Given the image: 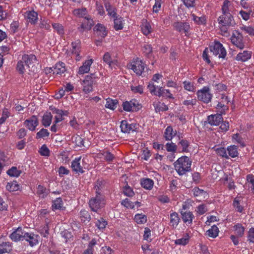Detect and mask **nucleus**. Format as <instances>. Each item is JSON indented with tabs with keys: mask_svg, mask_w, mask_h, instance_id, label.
<instances>
[{
	"mask_svg": "<svg viewBox=\"0 0 254 254\" xmlns=\"http://www.w3.org/2000/svg\"><path fill=\"white\" fill-rule=\"evenodd\" d=\"M100 183L94 187L95 190V196L91 198L89 201V205L93 211L97 212L98 210L103 207L106 204L104 196L101 193V190L102 188Z\"/></svg>",
	"mask_w": 254,
	"mask_h": 254,
	"instance_id": "f257e3e1",
	"label": "nucleus"
},
{
	"mask_svg": "<svg viewBox=\"0 0 254 254\" xmlns=\"http://www.w3.org/2000/svg\"><path fill=\"white\" fill-rule=\"evenodd\" d=\"M191 161L186 156H183L174 163L175 169L178 174L182 176L191 171Z\"/></svg>",
	"mask_w": 254,
	"mask_h": 254,
	"instance_id": "f03ea898",
	"label": "nucleus"
},
{
	"mask_svg": "<svg viewBox=\"0 0 254 254\" xmlns=\"http://www.w3.org/2000/svg\"><path fill=\"white\" fill-rule=\"evenodd\" d=\"M219 27L223 35H226L228 33V29L230 26L235 24L232 14H223L218 18Z\"/></svg>",
	"mask_w": 254,
	"mask_h": 254,
	"instance_id": "7ed1b4c3",
	"label": "nucleus"
},
{
	"mask_svg": "<svg viewBox=\"0 0 254 254\" xmlns=\"http://www.w3.org/2000/svg\"><path fill=\"white\" fill-rule=\"evenodd\" d=\"M53 113L56 114L55 120L53 125L51 127V130L52 132H56L61 128L62 124H59L60 122L64 120V116H67L69 113L67 111L54 108Z\"/></svg>",
	"mask_w": 254,
	"mask_h": 254,
	"instance_id": "20e7f679",
	"label": "nucleus"
},
{
	"mask_svg": "<svg viewBox=\"0 0 254 254\" xmlns=\"http://www.w3.org/2000/svg\"><path fill=\"white\" fill-rule=\"evenodd\" d=\"M147 88L150 93L152 95L158 97L162 96L166 98L174 99L169 89H164L162 87H156L152 81L149 83Z\"/></svg>",
	"mask_w": 254,
	"mask_h": 254,
	"instance_id": "39448f33",
	"label": "nucleus"
},
{
	"mask_svg": "<svg viewBox=\"0 0 254 254\" xmlns=\"http://www.w3.org/2000/svg\"><path fill=\"white\" fill-rule=\"evenodd\" d=\"M98 79L95 73H91L85 76L82 81L83 91L88 94L93 91V84H94Z\"/></svg>",
	"mask_w": 254,
	"mask_h": 254,
	"instance_id": "423d86ee",
	"label": "nucleus"
},
{
	"mask_svg": "<svg viewBox=\"0 0 254 254\" xmlns=\"http://www.w3.org/2000/svg\"><path fill=\"white\" fill-rule=\"evenodd\" d=\"M210 50L215 56L219 58L225 59L227 52L223 45L218 41H215L212 45L210 46Z\"/></svg>",
	"mask_w": 254,
	"mask_h": 254,
	"instance_id": "0eeeda50",
	"label": "nucleus"
},
{
	"mask_svg": "<svg viewBox=\"0 0 254 254\" xmlns=\"http://www.w3.org/2000/svg\"><path fill=\"white\" fill-rule=\"evenodd\" d=\"M196 95L198 100L204 103L210 102L213 96L210 92V88L207 86H204L202 89L198 90L196 92Z\"/></svg>",
	"mask_w": 254,
	"mask_h": 254,
	"instance_id": "6e6552de",
	"label": "nucleus"
},
{
	"mask_svg": "<svg viewBox=\"0 0 254 254\" xmlns=\"http://www.w3.org/2000/svg\"><path fill=\"white\" fill-rule=\"evenodd\" d=\"M122 107L124 110L127 112H136L142 107L139 102L135 99L123 102Z\"/></svg>",
	"mask_w": 254,
	"mask_h": 254,
	"instance_id": "1a4fd4ad",
	"label": "nucleus"
},
{
	"mask_svg": "<svg viewBox=\"0 0 254 254\" xmlns=\"http://www.w3.org/2000/svg\"><path fill=\"white\" fill-rule=\"evenodd\" d=\"M127 67L132 69L136 74L140 75L144 69V64L138 58L127 64Z\"/></svg>",
	"mask_w": 254,
	"mask_h": 254,
	"instance_id": "9d476101",
	"label": "nucleus"
},
{
	"mask_svg": "<svg viewBox=\"0 0 254 254\" xmlns=\"http://www.w3.org/2000/svg\"><path fill=\"white\" fill-rule=\"evenodd\" d=\"M174 29L180 33H184L186 36L190 35V26L187 22H176L173 24Z\"/></svg>",
	"mask_w": 254,
	"mask_h": 254,
	"instance_id": "9b49d317",
	"label": "nucleus"
},
{
	"mask_svg": "<svg viewBox=\"0 0 254 254\" xmlns=\"http://www.w3.org/2000/svg\"><path fill=\"white\" fill-rule=\"evenodd\" d=\"M23 125L29 130L34 131L39 125V121L37 116H32L29 119H26L23 123Z\"/></svg>",
	"mask_w": 254,
	"mask_h": 254,
	"instance_id": "f8f14e48",
	"label": "nucleus"
},
{
	"mask_svg": "<svg viewBox=\"0 0 254 254\" xmlns=\"http://www.w3.org/2000/svg\"><path fill=\"white\" fill-rule=\"evenodd\" d=\"M94 25L93 20L88 16H85L82 24L78 28V30L80 32H83L84 31L89 30Z\"/></svg>",
	"mask_w": 254,
	"mask_h": 254,
	"instance_id": "ddd939ff",
	"label": "nucleus"
},
{
	"mask_svg": "<svg viewBox=\"0 0 254 254\" xmlns=\"http://www.w3.org/2000/svg\"><path fill=\"white\" fill-rule=\"evenodd\" d=\"M25 232L22 229L19 227L15 229L9 236L11 240L14 242L23 240Z\"/></svg>",
	"mask_w": 254,
	"mask_h": 254,
	"instance_id": "4468645a",
	"label": "nucleus"
},
{
	"mask_svg": "<svg viewBox=\"0 0 254 254\" xmlns=\"http://www.w3.org/2000/svg\"><path fill=\"white\" fill-rule=\"evenodd\" d=\"M23 240L27 241L29 245L32 247L38 243V236L33 233L25 232Z\"/></svg>",
	"mask_w": 254,
	"mask_h": 254,
	"instance_id": "2eb2a0df",
	"label": "nucleus"
},
{
	"mask_svg": "<svg viewBox=\"0 0 254 254\" xmlns=\"http://www.w3.org/2000/svg\"><path fill=\"white\" fill-rule=\"evenodd\" d=\"M136 125L134 124H129L127 121H123L121 124V129L123 132L130 133L134 131L136 129Z\"/></svg>",
	"mask_w": 254,
	"mask_h": 254,
	"instance_id": "dca6fc26",
	"label": "nucleus"
},
{
	"mask_svg": "<svg viewBox=\"0 0 254 254\" xmlns=\"http://www.w3.org/2000/svg\"><path fill=\"white\" fill-rule=\"evenodd\" d=\"M50 70L53 71L54 74L62 75L66 70L65 64L63 62H59L54 67L50 68Z\"/></svg>",
	"mask_w": 254,
	"mask_h": 254,
	"instance_id": "f3484780",
	"label": "nucleus"
},
{
	"mask_svg": "<svg viewBox=\"0 0 254 254\" xmlns=\"http://www.w3.org/2000/svg\"><path fill=\"white\" fill-rule=\"evenodd\" d=\"M222 120L223 118L221 114L211 115L207 117V122L211 126H218Z\"/></svg>",
	"mask_w": 254,
	"mask_h": 254,
	"instance_id": "a211bd4d",
	"label": "nucleus"
},
{
	"mask_svg": "<svg viewBox=\"0 0 254 254\" xmlns=\"http://www.w3.org/2000/svg\"><path fill=\"white\" fill-rule=\"evenodd\" d=\"M22 60L28 68L33 67L34 64L36 62V58L35 55L32 54L23 55Z\"/></svg>",
	"mask_w": 254,
	"mask_h": 254,
	"instance_id": "6ab92c4d",
	"label": "nucleus"
},
{
	"mask_svg": "<svg viewBox=\"0 0 254 254\" xmlns=\"http://www.w3.org/2000/svg\"><path fill=\"white\" fill-rule=\"evenodd\" d=\"M252 52L250 51H244L237 54L235 60L238 62H245L250 60L252 57Z\"/></svg>",
	"mask_w": 254,
	"mask_h": 254,
	"instance_id": "aec40b11",
	"label": "nucleus"
},
{
	"mask_svg": "<svg viewBox=\"0 0 254 254\" xmlns=\"http://www.w3.org/2000/svg\"><path fill=\"white\" fill-rule=\"evenodd\" d=\"M193 195L197 197V200L200 201L208 197V193L203 190L200 189L197 187H195L192 190Z\"/></svg>",
	"mask_w": 254,
	"mask_h": 254,
	"instance_id": "412c9836",
	"label": "nucleus"
},
{
	"mask_svg": "<svg viewBox=\"0 0 254 254\" xmlns=\"http://www.w3.org/2000/svg\"><path fill=\"white\" fill-rule=\"evenodd\" d=\"M93 63V60L92 59L87 60L85 61L83 63L82 65L79 67L78 71V74H84L85 73H88L90 69L91 65Z\"/></svg>",
	"mask_w": 254,
	"mask_h": 254,
	"instance_id": "4be33fe9",
	"label": "nucleus"
},
{
	"mask_svg": "<svg viewBox=\"0 0 254 254\" xmlns=\"http://www.w3.org/2000/svg\"><path fill=\"white\" fill-rule=\"evenodd\" d=\"M71 52L72 54L75 55V60L79 61L81 59L80 55V43L79 41H76L71 43Z\"/></svg>",
	"mask_w": 254,
	"mask_h": 254,
	"instance_id": "5701e85b",
	"label": "nucleus"
},
{
	"mask_svg": "<svg viewBox=\"0 0 254 254\" xmlns=\"http://www.w3.org/2000/svg\"><path fill=\"white\" fill-rule=\"evenodd\" d=\"M96 35L102 38H105L107 35V31L104 25L98 23L94 28Z\"/></svg>",
	"mask_w": 254,
	"mask_h": 254,
	"instance_id": "b1692460",
	"label": "nucleus"
},
{
	"mask_svg": "<svg viewBox=\"0 0 254 254\" xmlns=\"http://www.w3.org/2000/svg\"><path fill=\"white\" fill-rule=\"evenodd\" d=\"M141 31L145 36L150 34L152 31V28L151 24L148 22L146 19H143L140 25Z\"/></svg>",
	"mask_w": 254,
	"mask_h": 254,
	"instance_id": "393cba45",
	"label": "nucleus"
},
{
	"mask_svg": "<svg viewBox=\"0 0 254 254\" xmlns=\"http://www.w3.org/2000/svg\"><path fill=\"white\" fill-rule=\"evenodd\" d=\"M232 43L240 49H243L245 48V45L243 42L242 36L238 34L233 35L231 38Z\"/></svg>",
	"mask_w": 254,
	"mask_h": 254,
	"instance_id": "a878e982",
	"label": "nucleus"
},
{
	"mask_svg": "<svg viewBox=\"0 0 254 254\" xmlns=\"http://www.w3.org/2000/svg\"><path fill=\"white\" fill-rule=\"evenodd\" d=\"M80 160L81 157L75 158L71 163V167L73 171L78 173H83L84 171L80 165Z\"/></svg>",
	"mask_w": 254,
	"mask_h": 254,
	"instance_id": "bb28decb",
	"label": "nucleus"
},
{
	"mask_svg": "<svg viewBox=\"0 0 254 254\" xmlns=\"http://www.w3.org/2000/svg\"><path fill=\"white\" fill-rule=\"evenodd\" d=\"M25 17L27 21L31 24H35L38 20V14L33 10L27 11L25 13Z\"/></svg>",
	"mask_w": 254,
	"mask_h": 254,
	"instance_id": "cd10ccee",
	"label": "nucleus"
},
{
	"mask_svg": "<svg viewBox=\"0 0 254 254\" xmlns=\"http://www.w3.org/2000/svg\"><path fill=\"white\" fill-rule=\"evenodd\" d=\"M233 6L232 2L228 0H225L222 6V11L223 14H232Z\"/></svg>",
	"mask_w": 254,
	"mask_h": 254,
	"instance_id": "c85d7f7f",
	"label": "nucleus"
},
{
	"mask_svg": "<svg viewBox=\"0 0 254 254\" xmlns=\"http://www.w3.org/2000/svg\"><path fill=\"white\" fill-rule=\"evenodd\" d=\"M176 133V130H174L171 126H168L165 129L164 136L166 140L171 141Z\"/></svg>",
	"mask_w": 254,
	"mask_h": 254,
	"instance_id": "c756f323",
	"label": "nucleus"
},
{
	"mask_svg": "<svg viewBox=\"0 0 254 254\" xmlns=\"http://www.w3.org/2000/svg\"><path fill=\"white\" fill-rule=\"evenodd\" d=\"M182 218L184 223L187 224H191L192 220L194 216L192 213L190 211H186L182 212Z\"/></svg>",
	"mask_w": 254,
	"mask_h": 254,
	"instance_id": "7c9ffc66",
	"label": "nucleus"
},
{
	"mask_svg": "<svg viewBox=\"0 0 254 254\" xmlns=\"http://www.w3.org/2000/svg\"><path fill=\"white\" fill-rule=\"evenodd\" d=\"M140 184L141 187L147 190H150L154 185V182L149 178H142L141 179Z\"/></svg>",
	"mask_w": 254,
	"mask_h": 254,
	"instance_id": "2f4dec72",
	"label": "nucleus"
},
{
	"mask_svg": "<svg viewBox=\"0 0 254 254\" xmlns=\"http://www.w3.org/2000/svg\"><path fill=\"white\" fill-rule=\"evenodd\" d=\"M180 219L178 214L176 212H173L170 214V225L173 228H176L180 222Z\"/></svg>",
	"mask_w": 254,
	"mask_h": 254,
	"instance_id": "473e14b6",
	"label": "nucleus"
},
{
	"mask_svg": "<svg viewBox=\"0 0 254 254\" xmlns=\"http://www.w3.org/2000/svg\"><path fill=\"white\" fill-rule=\"evenodd\" d=\"M114 28L118 31L123 29L124 28L123 18L119 16H117L114 18Z\"/></svg>",
	"mask_w": 254,
	"mask_h": 254,
	"instance_id": "72a5a7b5",
	"label": "nucleus"
},
{
	"mask_svg": "<svg viewBox=\"0 0 254 254\" xmlns=\"http://www.w3.org/2000/svg\"><path fill=\"white\" fill-rule=\"evenodd\" d=\"M234 233L238 237H242L244 234L245 228L241 223H237L233 226Z\"/></svg>",
	"mask_w": 254,
	"mask_h": 254,
	"instance_id": "f704fd0d",
	"label": "nucleus"
},
{
	"mask_svg": "<svg viewBox=\"0 0 254 254\" xmlns=\"http://www.w3.org/2000/svg\"><path fill=\"white\" fill-rule=\"evenodd\" d=\"M243 202V198L241 196H237L235 198L233 201V206L236 210L239 212H242L243 211V207L241 204Z\"/></svg>",
	"mask_w": 254,
	"mask_h": 254,
	"instance_id": "c9c22d12",
	"label": "nucleus"
},
{
	"mask_svg": "<svg viewBox=\"0 0 254 254\" xmlns=\"http://www.w3.org/2000/svg\"><path fill=\"white\" fill-rule=\"evenodd\" d=\"M19 189L20 186L16 181L8 182L6 186V190L10 192L17 191Z\"/></svg>",
	"mask_w": 254,
	"mask_h": 254,
	"instance_id": "e433bc0d",
	"label": "nucleus"
},
{
	"mask_svg": "<svg viewBox=\"0 0 254 254\" xmlns=\"http://www.w3.org/2000/svg\"><path fill=\"white\" fill-rule=\"evenodd\" d=\"M52 118L53 116L51 113L47 112L43 116L42 121V125L45 127H49L51 124Z\"/></svg>",
	"mask_w": 254,
	"mask_h": 254,
	"instance_id": "4c0bfd02",
	"label": "nucleus"
},
{
	"mask_svg": "<svg viewBox=\"0 0 254 254\" xmlns=\"http://www.w3.org/2000/svg\"><path fill=\"white\" fill-rule=\"evenodd\" d=\"M11 250L12 246L10 242H3L0 244V254L8 253Z\"/></svg>",
	"mask_w": 254,
	"mask_h": 254,
	"instance_id": "58836bf2",
	"label": "nucleus"
},
{
	"mask_svg": "<svg viewBox=\"0 0 254 254\" xmlns=\"http://www.w3.org/2000/svg\"><path fill=\"white\" fill-rule=\"evenodd\" d=\"M63 201L61 197L57 198L53 201L52 205V209L56 210L58 209H61L63 206Z\"/></svg>",
	"mask_w": 254,
	"mask_h": 254,
	"instance_id": "ea45409f",
	"label": "nucleus"
},
{
	"mask_svg": "<svg viewBox=\"0 0 254 254\" xmlns=\"http://www.w3.org/2000/svg\"><path fill=\"white\" fill-rule=\"evenodd\" d=\"M218 228L215 225L212 226L211 228L208 230L206 232L208 236L213 238H216L218 236Z\"/></svg>",
	"mask_w": 254,
	"mask_h": 254,
	"instance_id": "a19ab883",
	"label": "nucleus"
},
{
	"mask_svg": "<svg viewBox=\"0 0 254 254\" xmlns=\"http://www.w3.org/2000/svg\"><path fill=\"white\" fill-rule=\"evenodd\" d=\"M227 151L228 153L229 157L230 156L232 158L236 157L238 156V149L235 145H231L228 146L227 148Z\"/></svg>",
	"mask_w": 254,
	"mask_h": 254,
	"instance_id": "79ce46f5",
	"label": "nucleus"
},
{
	"mask_svg": "<svg viewBox=\"0 0 254 254\" xmlns=\"http://www.w3.org/2000/svg\"><path fill=\"white\" fill-rule=\"evenodd\" d=\"M118 103V102L117 100H113L111 98H108L106 99L105 107L114 110L116 108Z\"/></svg>",
	"mask_w": 254,
	"mask_h": 254,
	"instance_id": "37998d69",
	"label": "nucleus"
},
{
	"mask_svg": "<svg viewBox=\"0 0 254 254\" xmlns=\"http://www.w3.org/2000/svg\"><path fill=\"white\" fill-rule=\"evenodd\" d=\"M98 155L100 158L103 156L104 159L109 162L113 161L114 158V155L108 151H103L102 152L98 153Z\"/></svg>",
	"mask_w": 254,
	"mask_h": 254,
	"instance_id": "c03bdc74",
	"label": "nucleus"
},
{
	"mask_svg": "<svg viewBox=\"0 0 254 254\" xmlns=\"http://www.w3.org/2000/svg\"><path fill=\"white\" fill-rule=\"evenodd\" d=\"M105 7L107 11L108 12V14L110 16L114 18L118 16L116 12V9L112 6L109 3H106L105 4Z\"/></svg>",
	"mask_w": 254,
	"mask_h": 254,
	"instance_id": "a18cd8bd",
	"label": "nucleus"
},
{
	"mask_svg": "<svg viewBox=\"0 0 254 254\" xmlns=\"http://www.w3.org/2000/svg\"><path fill=\"white\" fill-rule=\"evenodd\" d=\"M216 109L221 114H225L227 111L228 110L229 107L224 103L223 101L219 102L216 106Z\"/></svg>",
	"mask_w": 254,
	"mask_h": 254,
	"instance_id": "49530a36",
	"label": "nucleus"
},
{
	"mask_svg": "<svg viewBox=\"0 0 254 254\" xmlns=\"http://www.w3.org/2000/svg\"><path fill=\"white\" fill-rule=\"evenodd\" d=\"M73 13L78 17H84L87 16V11L85 8H77L73 10Z\"/></svg>",
	"mask_w": 254,
	"mask_h": 254,
	"instance_id": "de8ad7c7",
	"label": "nucleus"
},
{
	"mask_svg": "<svg viewBox=\"0 0 254 254\" xmlns=\"http://www.w3.org/2000/svg\"><path fill=\"white\" fill-rule=\"evenodd\" d=\"M134 221L138 224H144L147 221V216L143 214H136L134 217Z\"/></svg>",
	"mask_w": 254,
	"mask_h": 254,
	"instance_id": "09e8293b",
	"label": "nucleus"
},
{
	"mask_svg": "<svg viewBox=\"0 0 254 254\" xmlns=\"http://www.w3.org/2000/svg\"><path fill=\"white\" fill-rule=\"evenodd\" d=\"M153 106L156 112L166 111L168 109V107L164 103L160 102H154Z\"/></svg>",
	"mask_w": 254,
	"mask_h": 254,
	"instance_id": "8fccbe9b",
	"label": "nucleus"
},
{
	"mask_svg": "<svg viewBox=\"0 0 254 254\" xmlns=\"http://www.w3.org/2000/svg\"><path fill=\"white\" fill-rule=\"evenodd\" d=\"M48 191L43 186L39 185L37 187V194L38 195L39 197L42 198H45L48 195Z\"/></svg>",
	"mask_w": 254,
	"mask_h": 254,
	"instance_id": "3c124183",
	"label": "nucleus"
},
{
	"mask_svg": "<svg viewBox=\"0 0 254 254\" xmlns=\"http://www.w3.org/2000/svg\"><path fill=\"white\" fill-rule=\"evenodd\" d=\"M189 236L188 235H185L184 237L175 240L174 243L176 245L185 246L189 243Z\"/></svg>",
	"mask_w": 254,
	"mask_h": 254,
	"instance_id": "603ef678",
	"label": "nucleus"
},
{
	"mask_svg": "<svg viewBox=\"0 0 254 254\" xmlns=\"http://www.w3.org/2000/svg\"><path fill=\"white\" fill-rule=\"evenodd\" d=\"M10 116V113L8 109L6 108H4L2 110L1 116L0 118V125L3 124L6 119L9 118Z\"/></svg>",
	"mask_w": 254,
	"mask_h": 254,
	"instance_id": "864d4df0",
	"label": "nucleus"
},
{
	"mask_svg": "<svg viewBox=\"0 0 254 254\" xmlns=\"http://www.w3.org/2000/svg\"><path fill=\"white\" fill-rule=\"evenodd\" d=\"M178 145L180 146L182 148V152H187L189 151L188 147L189 146V142L186 139H181L178 142Z\"/></svg>",
	"mask_w": 254,
	"mask_h": 254,
	"instance_id": "5fc2aeb1",
	"label": "nucleus"
},
{
	"mask_svg": "<svg viewBox=\"0 0 254 254\" xmlns=\"http://www.w3.org/2000/svg\"><path fill=\"white\" fill-rule=\"evenodd\" d=\"M21 173V171L18 170L15 167H12L7 171V174L11 177H18Z\"/></svg>",
	"mask_w": 254,
	"mask_h": 254,
	"instance_id": "6e6d98bb",
	"label": "nucleus"
},
{
	"mask_svg": "<svg viewBox=\"0 0 254 254\" xmlns=\"http://www.w3.org/2000/svg\"><path fill=\"white\" fill-rule=\"evenodd\" d=\"M53 28L54 30L60 35H63L64 34V28L63 26L57 23H53L52 24Z\"/></svg>",
	"mask_w": 254,
	"mask_h": 254,
	"instance_id": "4d7b16f0",
	"label": "nucleus"
},
{
	"mask_svg": "<svg viewBox=\"0 0 254 254\" xmlns=\"http://www.w3.org/2000/svg\"><path fill=\"white\" fill-rule=\"evenodd\" d=\"M50 132L47 129L42 128L40 130L36 133V139L43 138L49 136Z\"/></svg>",
	"mask_w": 254,
	"mask_h": 254,
	"instance_id": "13d9d810",
	"label": "nucleus"
},
{
	"mask_svg": "<svg viewBox=\"0 0 254 254\" xmlns=\"http://www.w3.org/2000/svg\"><path fill=\"white\" fill-rule=\"evenodd\" d=\"M215 151L219 156L226 159L229 158V156L227 153V149L225 148L222 147L217 148L215 149Z\"/></svg>",
	"mask_w": 254,
	"mask_h": 254,
	"instance_id": "bf43d9fd",
	"label": "nucleus"
},
{
	"mask_svg": "<svg viewBox=\"0 0 254 254\" xmlns=\"http://www.w3.org/2000/svg\"><path fill=\"white\" fill-rule=\"evenodd\" d=\"M183 85L184 88L187 91L194 92L195 90V87L192 82L185 81L183 82Z\"/></svg>",
	"mask_w": 254,
	"mask_h": 254,
	"instance_id": "052dcab7",
	"label": "nucleus"
},
{
	"mask_svg": "<svg viewBox=\"0 0 254 254\" xmlns=\"http://www.w3.org/2000/svg\"><path fill=\"white\" fill-rule=\"evenodd\" d=\"M103 61L107 63L110 67H112L115 61L112 60L111 55L109 53H106L103 56Z\"/></svg>",
	"mask_w": 254,
	"mask_h": 254,
	"instance_id": "680f3d73",
	"label": "nucleus"
},
{
	"mask_svg": "<svg viewBox=\"0 0 254 254\" xmlns=\"http://www.w3.org/2000/svg\"><path fill=\"white\" fill-rule=\"evenodd\" d=\"M207 211V208L205 205L201 204L199 205L195 209V212L198 215H201Z\"/></svg>",
	"mask_w": 254,
	"mask_h": 254,
	"instance_id": "e2e57ef3",
	"label": "nucleus"
},
{
	"mask_svg": "<svg viewBox=\"0 0 254 254\" xmlns=\"http://www.w3.org/2000/svg\"><path fill=\"white\" fill-rule=\"evenodd\" d=\"M166 150L168 152H175L177 150V145L171 142H168L166 144Z\"/></svg>",
	"mask_w": 254,
	"mask_h": 254,
	"instance_id": "0e129e2a",
	"label": "nucleus"
},
{
	"mask_svg": "<svg viewBox=\"0 0 254 254\" xmlns=\"http://www.w3.org/2000/svg\"><path fill=\"white\" fill-rule=\"evenodd\" d=\"M232 138L234 140L236 141L238 143L240 144L242 147L245 146V142L243 138L240 135L239 133L234 134L232 136Z\"/></svg>",
	"mask_w": 254,
	"mask_h": 254,
	"instance_id": "69168bd1",
	"label": "nucleus"
},
{
	"mask_svg": "<svg viewBox=\"0 0 254 254\" xmlns=\"http://www.w3.org/2000/svg\"><path fill=\"white\" fill-rule=\"evenodd\" d=\"M39 152L41 155L43 156L48 157L50 155V150L45 144L41 146L39 149Z\"/></svg>",
	"mask_w": 254,
	"mask_h": 254,
	"instance_id": "338daca9",
	"label": "nucleus"
},
{
	"mask_svg": "<svg viewBox=\"0 0 254 254\" xmlns=\"http://www.w3.org/2000/svg\"><path fill=\"white\" fill-rule=\"evenodd\" d=\"M249 187L254 192V177L252 175H249L247 177Z\"/></svg>",
	"mask_w": 254,
	"mask_h": 254,
	"instance_id": "774afa93",
	"label": "nucleus"
}]
</instances>
